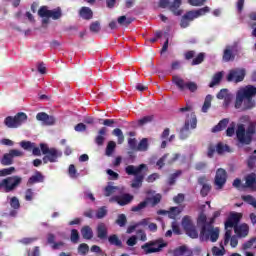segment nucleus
Wrapping results in <instances>:
<instances>
[{
  "label": "nucleus",
  "mask_w": 256,
  "mask_h": 256,
  "mask_svg": "<svg viewBox=\"0 0 256 256\" xmlns=\"http://www.w3.org/2000/svg\"><path fill=\"white\" fill-rule=\"evenodd\" d=\"M142 171H149V167H147V164H140L138 166L128 165L125 167V173L134 176V179L131 183L132 189H139V187L143 186L145 174H141Z\"/></svg>",
  "instance_id": "nucleus-1"
},
{
  "label": "nucleus",
  "mask_w": 256,
  "mask_h": 256,
  "mask_svg": "<svg viewBox=\"0 0 256 256\" xmlns=\"http://www.w3.org/2000/svg\"><path fill=\"white\" fill-rule=\"evenodd\" d=\"M255 133V125L249 124L245 129L244 124H239L236 129V137L242 145H251L253 134Z\"/></svg>",
  "instance_id": "nucleus-2"
},
{
  "label": "nucleus",
  "mask_w": 256,
  "mask_h": 256,
  "mask_svg": "<svg viewBox=\"0 0 256 256\" xmlns=\"http://www.w3.org/2000/svg\"><path fill=\"white\" fill-rule=\"evenodd\" d=\"M210 241L217 243L219 239V228H214L213 224H206L202 226L200 231V241Z\"/></svg>",
  "instance_id": "nucleus-3"
},
{
  "label": "nucleus",
  "mask_w": 256,
  "mask_h": 256,
  "mask_svg": "<svg viewBox=\"0 0 256 256\" xmlns=\"http://www.w3.org/2000/svg\"><path fill=\"white\" fill-rule=\"evenodd\" d=\"M28 116L25 112H18L15 116H7L4 120V125L8 129H17L23 123H27Z\"/></svg>",
  "instance_id": "nucleus-4"
},
{
  "label": "nucleus",
  "mask_w": 256,
  "mask_h": 256,
  "mask_svg": "<svg viewBox=\"0 0 256 256\" xmlns=\"http://www.w3.org/2000/svg\"><path fill=\"white\" fill-rule=\"evenodd\" d=\"M167 247V243L163 241V239L152 240L146 242L141 246L142 251H144L145 255H151V253H159L163 251V248Z\"/></svg>",
  "instance_id": "nucleus-5"
},
{
  "label": "nucleus",
  "mask_w": 256,
  "mask_h": 256,
  "mask_svg": "<svg viewBox=\"0 0 256 256\" xmlns=\"http://www.w3.org/2000/svg\"><path fill=\"white\" fill-rule=\"evenodd\" d=\"M22 181L21 176L7 177L0 182L1 189H4L5 193H11V191H15L21 185Z\"/></svg>",
  "instance_id": "nucleus-6"
},
{
  "label": "nucleus",
  "mask_w": 256,
  "mask_h": 256,
  "mask_svg": "<svg viewBox=\"0 0 256 256\" xmlns=\"http://www.w3.org/2000/svg\"><path fill=\"white\" fill-rule=\"evenodd\" d=\"M172 82L176 85L179 91H185L187 89L190 93H195L198 89L197 83L192 81L185 82V80L179 76H173Z\"/></svg>",
  "instance_id": "nucleus-7"
},
{
  "label": "nucleus",
  "mask_w": 256,
  "mask_h": 256,
  "mask_svg": "<svg viewBox=\"0 0 256 256\" xmlns=\"http://www.w3.org/2000/svg\"><path fill=\"white\" fill-rule=\"evenodd\" d=\"M182 227L191 239H197L199 237V232L197 231V228L195 227V224H193V221L191 220L190 216H184L182 219Z\"/></svg>",
  "instance_id": "nucleus-8"
},
{
  "label": "nucleus",
  "mask_w": 256,
  "mask_h": 256,
  "mask_svg": "<svg viewBox=\"0 0 256 256\" xmlns=\"http://www.w3.org/2000/svg\"><path fill=\"white\" fill-rule=\"evenodd\" d=\"M245 75H246L245 69L236 68V69L230 70L226 79L229 83L233 81L234 83H241V81L245 79Z\"/></svg>",
  "instance_id": "nucleus-9"
},
{
  "label": "nucleus",
  "mask_w": 256,
  "mask_h": 256,
  "mask_svg": "<svg viewBox=\"0 0 256 256\" xmlns=\"http://www.w3.org/2000/svg\"><path fill=\"white\" fill-rule=\"evenodd\" d=\"M15 157H23V152H21L17 149H12L9 151V153H6L3 155V157L0 160V163L4 167L13 165V159H15Z\"/></svg>",
  "instance_id": "nucleus-10"
},
{
  "label": "nucleus",
  "mask_w": 256,
  "mask_h": 256,
  "mask_svg": "<svg viewBox=\"0 0 256 256\" xmlns=\"http://www.w3.org/2000/svg\"><path fill=\"white\" fill-rule=\"evenodd\" d=\"M61 155V152H59L57 148H50V151L42 158V161L44 164L57 163V160Z\"/></svg>",
  "instance_id": "nucleus-11"
},
{
  "label": "nucleus",
  "mask_w": 256,
  "mask_h": 256,
  "mask_svg": "<svg viewBox=\"0 0 256 256\" xmlns=\"http://www.w3.org/2000/svg\"><path fill=\"white\" fill-rule=\"evenodd\" d=\"M227 183V171L223 168H219L216 171V176H215V185L219 187V189L223 188V186Z\"/></svg>",
  "instance_id": "nucleus-12"
},
{
  "label": "nucleus",
  "mask_w": 256,
  "mask_h": 256,
  "mask_svg": "<svg viewBox=\"0 0 256 256\" xmlns=\"http://www.w3.org/2000/svg\"><path fill=\"white\" fill-rule=\"evenodd\" d=\"M235 53H237V48H235V46H226V48L223 51V61H225V63H229V61H235Z\"/></svg>",
  "instance_id": "nucleus-13"
},
{
  "label": "nucleus",
  "mask_w": 256,
  "mask_h": 256,
  "mask_svg": "<svg viewBox=\"0 0 256 256\" xmlns=\"http://www.w3.org/2000/svg\"><path fill=\"white\" fill-rule=\"evenodd\" d=\"M111 201H115L121 207H125V205H129L133 201V195L125 193L120 196H113Z\"/></svg>",
  "instance_id": "nucleus-14"
},
{
  "label": "nucleus",
  "mask_w": 256,
  "mask_h": 256,
  "mask_svg": "<svg viewBox=\"0 0 256 256\" xmlns=\"http://www.w3.org/2000/svg\"><path fill=\"white\" fill-rule=\"evenodd\" d=\"M36 119L37 121H41L42 125H46V126L55 125V117L50 116L45 112H39L36 115Z\"/></svg>",
  "instance_id": "nucleus-15"
},
{
  "label": "nucleus",
  "mask_w": 256,
  "mask_h": 256,
  "mask_svg": "<svg viewBox=\"0 0 256 256\" xmlns=\"http://www.w3.org/2000/svg\"><path fill=\"white\" fill-rule=\"evenodd\" d=\"M232 231L231 230H226L225 234H224V245L225 247H227V245H229V241H230V245L232 248L237 247V245H239V240L237 239L238 236H231Z\"/></svg>",
  "instance_id": "nucleus-16"
},
{
  "label": "nucleus",
  "mask_w": 256,
  "mask_h": 256,
  "mask_svg": "<svg viewBox=\"0 0 256 256\" xmlns=\"http://www.w3.org/2000/svg\"><path fill=\"white\" fill-rule=\"evenodd\" d=\"M238 93L244 98V99H253L256 95V87L253 85H248L244 89L238 91Z\"/></svg>",
  "instance_id": "nucleus-17"
},
{
  "label": "nucleus",
  "mask_w": 256,
  "mask_h": 256,
  "mask_svg": "<svg viewBox=\"0 0 256 256\" xmlns=\"http://www.w3.org/2000/svg\"><path fill=\"white\" fill-rule=\"evenodd\" d=\"M234 233L240 239H243V238L247 237V235H249V225L243 223V224H240L238 226H235Z\"/></svg>",
  "instance_id": "nucleus-18"
},
{
  "label": "nucleus",
  "mask_w": 256,
  "mask_h": 256,
  "mask_svg": "<svg viewBox=\"0 0 256 256\" xmlns=\"http://www.w3.org/2000/svg\"><path fill=\"white\" fill-rule=\"evenodd\" d=\"M195 21V18L193 17V14H191V11L186 12L180 21V27L182 29H187L189 27L190 23Z\"/></svg>",
  "instance_id": "nucleus-19"
},
{
  "label": "nucleus",
  "mask_w": 256,
  "mask_h": 256,
  "mask_svg": "<svg viewBox=\"0 0 256 256\" xmlns=\"http://www.w3.org/2000/svg\"><path fill=\"white\" fill-rule=\"evenodd\" d=\"M105 135H107V127H102L98 131V135L95 137V143L98 147H102L105 143Z\"/></svg>",
  "instance_id": "nucleus-20"
},
{
  "label": "nucleus",
  "mask_w": 256,
  "mask_h": 256,
  "mask_svg": "<svg viewBox=\"0 0 256 256\" xmlns=\"http://www.w3.org/2000/svg\"><path fill=\"white\" fill-rule=\"evenodd\" d=\"M96 233H97L98 239L105 241V239H107V235H108L107 225H105V223H99L96 228Z\"/></svg>",
  "instance_id": "nucleus-21"
},
{
  "label": "nucleus",
  "mask_w": 256,
  "mask_h": 256,
  "mask_svg": "<svg viewBox=\"0 0 256 256\" xmlns=\"http://www.w3.org/2000/svg\"><path fill=\"white\" fill-rule=\"evenodd\" d=\"M182 0H174L172 3L170 2L169 11H171L174 15L179 16L183 13V10L179 9L182 5Z\"/></svg>",
  "instance_id": "nucleus-22"
},
{
  "label": "nucleus",
  "mask_w": 256,
  "mask_h": 256,
  "mask_svg": "<svg viewBox=\"0 0 256 256\" xmlns=\"http://www.w3.org/2000/svg\"><path fill=\"white\" fill-rule=\"evenodd\" d=\"M79 15L85 21H90V19H93V10L84 6L79 10Z\"/></svg>",
  "instance_id": "nucleus-23"
},
{
  "label": "nucleus",
  "mask_w": 256,
  "mask_h": 256,
  "mask_svg": "<svg viewBox=\"0 0 256 256\" xmlns=\"http://www.w3.org/2000/svg\"><path fill=\"white\" fill-rule=\"evenodd\" d=\"M209 11H211V8H209V6H205L198 10H190V13L192 17H194V19H199V17H203V15H207Z\"/></svg>",
  "instance_id": "nucleus-24"
},
{
  "label": "nucleus",
  "mask_w": 256,
  "mask_h": 256,
  "mask_svg": "<svg viewBox=\"0 0 256 256\" xmlns=\"http://www.w3.org/2000/svg\"><path fill=\"white\" fill-rule=\"evenodd\" d=\"M45 181V176L39 171H36L35 175L28 179V185H35V183H43Z\"/></svg>",
  "instance_id": "nucleus-25"
},
{
  "label": "nucleus",
  "mask_w": 256,
  "mask_h": 256,
  "mask_svg": "<svg viewBox=\"0 0 256 256\" xmlns=\"http://www.w3.org/2000/svg\"><path fill=\"white\" fill-rule=\"evenodd\" d=\"M228 125H229V118H224L212 128V133H219V131H223L224 129H227Z\"/></svg>",
  "instance_id": "nucleus-26"
},
{
  "label": "nucleus",
  "mask_w": 256,
  "mask_h": 256,
  "mask_svg": "<svg viewBox=\"0 0 256 256\" xmlns=\"http://www.w3.org/2000/svg\"><path fill=\"white\" fill-rule=\"evenodd\" d=\"M231 147H229V145L227 144H223V142H219L216 145V153L218 155H224V153H231Z\"/></svg>",
  "instance_id": "nucleus-27"
},
{
  "label": "nucleus",
  "mask_w": 256,
  "mask_h": 256,
  "mask_svg": "<svg viewBox=\"0 0 256 256\" xmlns=\"http://www.w3.org/2000/svg\"><path fill=\"white\" fill-rule=\"evenodd\" d=\"M81 234L83 239H87V240L93 239V229H91L90 226L82 227Z\"/></svg>",
  "instance_id": "nucleus-28"
},
{
  "label": "nucleus",
  "mask_w": 256,
  "mask_h": 256,
  "mask_svg": "<svg viewBox=\"0 0 256 256\" xmlns=\"http://www.w3.org/2000/svg\"><path fill=\"white\" fill-rule=\"evenodd\" d=\"M245 185L246 187H248V189H253L255 183H256V174L255 173H251L249 175L246 176L245 178Z\"/></svg>",
  "instance_id": "nucleus-29"
},
{
  "label": "nucleus",
  "mask_w": 256,
  "mask_h": 256,
  "mask_svg": "<svg viewBox=\"0 0 256 256\" xmlns=\"http://www.w3.org/2000/svg\"><path fill=\"white\" fill-rule=\"evenodd\" d=\"M223 80V72H217L216 74L213 75L212 81L209 84L210 88L215 87V85H219L221 81Z\"/></svg>",
  "instance_id": "nucleus-30"
},
{
  "label": "nucleus",
  "mask_w": 256,
  "mask_h": 256,
  "mask_svg": "<svg viewBox=\"0 0 256 256\" xmlns=\"http://www.w3.org/2000/svg\"><path fill=\"white\" fill-rule=\"evenodd\" d=\"M108 242L110 245H115V247H123V242L121 239H119V236L117 234L110 235L108 237Z\"/></svg>",
  "instance_id": "nucleus-31"
},
{
  "label": "nucleus",
  "mask_w": 256,
  "mask_h": 256,
  "mask_svg": "<svg viewBox=\"0 0 256 256\" xmlns=\"http://www.w3.org/2000/svg\"><path fill=\"white\" fill-rule=\"evenodd\" d=\"M116 148H117V143H115V141H109L106 146L105 155L107 157H111V155H113V153H115Z\"/></svg>",
  "instance_id": "nucleus-32"
},
{
  "label": "nucleus",
  "mask_w": 256,
  "mask_h": 256,
  "mask_svg": "<svg viewBox=\"0 0 256 256\" xmlns=\"http://www.w3.org/2000/svg\"><path fill=\"white\" fill-rule=\"evenodd\" d=\"M181 175H183V171L181 170H177L175 173L171 174L168 178V185H175V183L177 182V178L181 177Z\"/></svg>",
  "instance_id": "nucleus-33"
},
{
  "label": "nucleus",
  "mask_w": 256,
  "mask_h": 256,
  "mask_svg": "<svg viewBox=\"0 0 256 256\" xmlns=\"http://www.w3.org/2000/svg\"><path fill=\"white\" fill-rule=\"evenodd\" d=\"M220 247H221V249L217 246H214L212 248V255H214V256H223V255H225V244L223 245V242L220 243Z\"/></svg>",
  "instance_id": "nucleus-34"
},
{
  "label": "nucleus",
  "mask_w": 256,
  "mask_h": 256,
  "mask_svg": "<svg viewBox=\"0 0 256 256\" xmlns=\"http://www.w3.org/2000/svg\"><path fill=\"white\" fill-rule=\"evenodd\" d=\"M112 135L118 138V145L123 144L125 141V136L123 135V131L119 128H116L112 131Z\"/></svg>",
  "instance_id": "nucleus-35"
},
{
  "label": "nucleus",
  "mask_w": 256,
  "mask_h": 256,
  "mask_svg": "<svg viewBox=\"0 0 256 256\" xmlns=\"http://www.w3.org/2000/svg\"><path fill=\"white\" fill-rule=\"evenodd\" d=\"M203 61H205V53L200 52L197 54V56L195 58L192 59L191 65L192 66L201 65V63H203Z\"/></svg>",
  "instance_id": "nucleus-36"
},
{
  "label": "nucleus",
  "mask_w": 256,
  "mask_h": 256,
  "mask_svg": "<svg viewBox=\"0 0 256 256\" xmlns=\"http://www.w3.org/2000/svg\"><path fill=\"white\" fill-rule=\"evenodd\" d=\"M133 21H135L134 18H127L126 16H120L118 18L119 25H122L124 27H129V25H131Z\"/></svg>",
  "instance_id": "nucleus-37"
},
{
  "label": "nucleus",
  "mask_w": 256,
  "mask_h": 256,
  "mask_svg": "<svg viewBox=\"0 0 256 256\" xmlns=\"http://www.w3.org/2000/svg\"><path fill=\"white\" fill-rule=\"evenodd\" d=\"M191 132L189 131V122H185L184 127L180 130V139L185 140Z\"/></svg>",
  "instance_id": "nucleus-38"
},
{
  "label": "nucleus",
  "mask_w": 256,
  "mask_h": 256,
  "mask_svg": "<svg viewBox=\"0 0 256 256\" xmlns=\"http://www.w3.org/2000/svg\"><path fill=\"white\" fill-rule=\"evenodd\" d=\"M63 13L61 12V8H56L54 10H50L49 18L57 21V19H61Z\"/></svg>",
  "instance_id": "nucleus-39"
},
{
  "label": "nucleus",
  "mask_w": 256,
  "mask_h": 256,
  "mask_svg": "<svg viewBox=\"0 0 256 256\" xmlns=\"http://www.w3.org/2000/svg\"><path fill=\"white\" fill-rule=\"evenodd\" d=\"M253 107H255L253 98H244L243 110L248 111L249 109H253Z\"/></svg>",
  "instance_id": "nucleus-40"
},
{
  "label": "nucleus",
  "mask_w": 256,
  "mask_h": 256,
  "mask_svg": "<svg viewBox=\"0 0 256 256\" xmlns=\"http://www.w3.org/2000/svg\"><path fill=\"white\" fill-rule=\"evenodd\" d=\"M149 149V140L143 138L139 143L136 151H147Z\"/></svg>",
  "instance_id": "nucleus-41"
},
{
  "label": "nucleus",
  "mask_w": 256,
  "mask_h": 256,
  "mask_svg": "<svg viewBox=\"0 0 256 256\" xmlns=\"http://www.w3.org/2000/svg\"><path fill=\"white\" fill-rule=\"evenodd\" d=\"M242 200L256 209V199L252 195H244L242 196Z\"/></svg>",
  "instance_id": "nucleus-42"
},
{
  "label": "nucleus",
  "mask_w": 256,
  "mask_h": 256,
  "mask_svg": "<svg viewBox=\"0 0 256 256\" xmlns=\"http://www.w3.org/2000/svg\"><path fill=\"white\" fill-rule=\"evenodd\" d=\"M153 119H155L153 115L144 116L143 118L138 120V125L139 127H143V125H147L148 123L153 122Z\"/></svg>",
  "instance_id": "nucleus-43"
},
{
  "label": "nucleus",
  "mask_w": 256,
  "mask_h": 256,
  "mask_svg": "<svg viewBox=\"0 0 256 256\" xmlns=\"http://www.w3.org/2000/svg\"><path fill=\"white\" fill-rule=\"evenodd\" d=\"M211 95H207L204 101V104L202 106V113H207L209 109L211 108V101H212Z\"/></svg>",
  "instance_id": "nucleus-44"
},
{
  "label": "nucleus",
  "mask_w": 256,
  "mask_h": 256,
  "mask_svg": "<svg viewBox=\"0 0 256 256\" xmlns=\"http://www.w3.org/2000/svg\"><path fill=\"white\" fill-rule=\"evenodd\" d=\"M10 207L14 210L21 209V202H19V198H17V196L10 198Z\"/></svg>",
  "instance_id": "nucleus-45"
},
{
  "label": "nucleus",
  "mask_w": 256,
  "mask_h": 256,
  "mask_svg": "<svg viewBox=\"0 0 256 256\" xmlns=\"http://www.w3.org/2000/svg\"><path fill=\"white\" fill-rule=\"evenodd\" d=\"M20 147L24 149V151H32L33 147H35V143L31 141H21Z\"/></svg>",
  "instance_id": "nucleus-46"
},
{
  "label": "nucleus",
  "mask_w": 256,
  "mask_h": 256,
  "mask_svg": "<svg viewBox=\"0 0 256 256\" xmlns=\"http://www.w3.org/2000/svg\"><path fill=\"white\" fill-rule=\"evenodd\" d=\"M117 189H119V187L117 186H111V185L106 186L104 188L105 197H111V195L114 194L115 191H117Z\"/></svg>",
  "instance_id": "nucleus-47"
},
{
  "label": "nucleus",
  "mask_w": 256,
  "mask_h": 256,
  "mask_svg": "<svg viewBox=\"0 0 256 256\" xmlns=\"http://www.w3.org/2000/svg\"><path fill=\"white\" fill-rule=\"evenodd\" d=\"M116 224H118L119 227H125L127 225V216L125 214L118 215Z\"/></svg>",
  "instance_id": "nucleus-48"
},
{
  "label": "nucleus",
  "mask_w": 256,
  "mask_h": 256,
  "mask_svg": "<svg viewBox=\"0 0 256 256\" xmlns=\"http://www.w3.org/2000/svg\"><path fill=\"white\" fill-rule=\"evenodd\" d=\"M15 173V167L3 168L0 170V177H7Z\"/></svg>",
  "instance_id": "nucleus-49"
},
{
  "label": "nucleus",
  "mask_w": 256,
  "mask_h": 256,
  "mask_svg": "<svg viewBox=\"0 0 256 256\" xmlns=\"http://www.w3.org/2000/svg\"><path fill=\"white\" fill-rule=\"evenodd\" d=\"M51 14V10L47 9V6H41L38 10L39 17L45 18Z\"/></svg>",
  "instance_id": "nucleus-50"
},
{
  "label": "nucleus",
  "mask_w": 256,
  "mask_h": 256,
  "mask_svg": "<svg viewBox=\"0 0 256 256\" xmlns=\"http://www.w3.org/2000/svg\"><path fill=\"white\" fill-rule=\"evenodd\" d=\"M79 231L77 229H72L70 234V241L74 244L79 243Z\"/></svg>",
  "instance_id": "nucleus-51"
},
{
  "label": "nucleus",
  "mask_w": 256,
  "mask_h": 256,
  "mask_svg": "<svg viewBox=\"0 0 256 256\" xmlns=\"http://www.w3.org/2000/svg\"><path fill=\"white\" fill-rule=\"evenodd\" d=\"M148 204H149V202L147 200L142 201L137 206L132 207L131 211H133L134 213H137V212L145 209V207H147Z\"/></svg>",
  "instance_id": "nucleus-52"
},
{
  "label": "nucleus",
  "mask_w": 256,
  "mask_h": 256,
  "mask_svg": "<svg viewBox=\"0 0 256 256\" xmlns=\"http://www.w3.org/2000/svg\"><path fill=\"white\" fill-rule=\"evenodd\" d=\"M91 33H99L101 31V23L99 21L92 22L90 24Z\"/></svg>",
  "instance_id": "nucleus-53"
},
{
  "label": "nucleus",
  "mask_w": 256,
  "mask_h": 256,
  "mask_svg": "<svg viewBox=\"0 0 256 256\" xmlns=\"http://www.w3.org/2000/svg\"><path fill=\"white\" fill-rule=\"evenodd\" d=\"M215 153H217V146L209 144L207 148V157H209V159H213Z\"/></svg>",
  "instance_id": "nucleus-54"
},
{
  "label": "nucleus",
  "mask_w": 256,
  "mask_h": 256,
  "mask_svg": "<svg viewBox=\"0 0 256 256\" xmlns=\"http://www.w3.org/2000/svg\"><path fill=\"white\" fill-rule=\"evenodd\" d=\"M185 253H187V246H179L173 251L174 256H183Z\"/></svg>",
  "instance_id": "nucleus-55"
},
{
  "label": "nucleus",
  "mask_w": 256,
  "mask_h": 256,
  "mask_svg": "<svg viewBox=\"0 0 256 256\" xmlns=\"http://www.w3.org/2000/svg\"><path fill=\"white\" fill-rule=\"evenodd\" d=\"M107 216V208L105 206L100 207L96 212V219H103Z\"/></svg>",
  "instance_id": "nucleus-56"
},
{
  "label": "nucleus",
  "mask_w": 256,
  "mask_h": 256,
  "mask_svg": "<svg viewBox=\"0 0 256 256\" xmlns=\"http://www.w3.org/2000/svg\"><path fill=\"white\" fill-rule=\"evenodd\" d=\"M179 213H181V211L179 210V207H171L168 211V217L170 219H175V217H177Z\"/></svg>",
  "instance_id": "nucleus-57"
},
{
  "label": "nucleus",
  "mask_w": 256,
  "mask_h": 256,
  "mask_svg": "<svg viewBox=\"0 0 256 256\" xmlns=\"http://www.w3.org/2000/svg\"><path fill=\"white\" fill-rule=\"evenodd\" d=\"M243 215L241 213L233 212L230 214L229 218L236 224L239 225V221H241V218Z\"/></svg>",
  "instance_id": "nucleus-58"
},
{
  "label": "nucleus",
  "mask_w": 256,
  "mask_h": 256,
  "mask_svg": "<svg viewBox=\"0 0 256 256\" xmlns=\"http://www.w3.org/2000/svg\"><path fill=\"white\" fill-rule=\"evenodd\" d=\"M245 98L237 92L236 94V101H235V108L241 109V105L244 104Z\"/></svg>",
  "instance_id": "nucleus-59"
},
{
  "label": "nucleus",
  "mask_w": 256,
  "mask_h": 256,
  "mask_svg": "<svg viewBox=\"0 0 256 256\" xmlns=\"http://www.w3.org/2000/svg\"><path fill=\"white\" fill-rule=\"evenodd\" d=\"M209 193H211V184H206V185L202 186V188L200 190L201 197H207V195H209Z\"/></svg>",
  "instance_id": "nucleus-60"
},
{
  "label": "nucleus",
  "mask_w": 256,
  "mask_h": 256,
  "mask_svg": "<svg viewBox=\"0 0 256 256\" xmlns=\"http://www.w3.org/2000/svg\"><path fill=\"white\" fill-rule=\"evenodd\" d=\"M78 253H80V255H87V253H89V245L82 243L78 246Z\"/></svg>",
  "instance_id": "nucleus-61"
},
{
  "label": "nucleus",
  "mask_w": 256,
  "mask_h": 256,
  "mask_svg": "<svg viewBox=\"0 0 256 256\" xmlns=\"http://www.w3.org/2000/svg\"><path fill=\"white\" fill-rule=\"evenodd\" d=\"M161 194H156L154 195L152 198H147L148 201H151L153 207H155V205H159V203H161Z\"/></svg>",
  "instance_id": "nucleus-62"
},
{
  "label": "nucleus",
  "mask_w": 256,
  "mask_h": 256,
  "mask_svg": "<svg viewBox=\"0 0 256 256\" xmlns=\"http://www.w3.org/2000/svg\"><path fill=\"white\" fill-rule=\"evenodd\" d=\"M235 122H232L230 126L226 129V135L227 137H233L235 135Z\"/></svg>",
  "instance_id": "nucleus-63"
},
{
  "label": "nucleus",
  "mask_w": 256,
  "mask_h": 256,
  "mask_svg": "<svg viewBox=\"0 0 256 256\" xmlns=\"http://www.w3.org/2000/svg\"><path fill=\"white\" fill-rule=\"evenodd\" d=\"M128 145L130 147V149H132V151H137V139L135 138H129L128 139Z\"/></svg>",
  "instance_id": "nucleus-64"
}]
</instances>
